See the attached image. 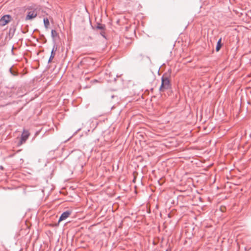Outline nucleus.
I'll return each instance as SVG.
<instances>
[{"label":"nucleus","mask_w":251,"mask_h":251,"mask_svg":"<svg viewBox=\"0 0 251 251\" xmlns=\"http://www.w3.org/2000/svg\"><path fill=\"white\" fill-rule=\"evenodd\" d=\"M90 61H94V59H92V58H84L83 61H82V62H90Z\"/></svg>","instance_id":"nucleus-12"},{"label":"nucleus","mask_w":251,"mask_h":251,"mask_svg":"<svg viewBox=\"0 0 251 251\" xmlns=\"http://www.w3.org/2000/svg\"><path fill=\"white\" fill-rule=\"evenodd\" d=\"M9 71H10V72H11V74H12V69H11V68H10V69Z\"/></svg>","instance_id":"nucleus-15"},{"label":"nucleus","mask_w":251,"mask_h":251,"mask_svg":"<svg viewBox=\"0 0 251 251\" xmlns=\"http://www.w3.org/2000/svg\"><path fill=\"white\" fill-rule=\"evenodd\" d=\"M51 37L53 38H54L55 37H56L57 36V33L56 32V31L55 30H53V29H52L51 30Z\"/></svg>","instance_id":"nucleus-8"},{"label":"nucleus","mask_w":251,"mask_h":251,"mask_svg":"<svg viewBox=\"0 0 251 251\" xmlns=\"http://www.w3.org/2000/svg\"><path fill=\"white\" fill-rule=\"evenodd\" d=\"M111 99H115V98H116L117 99V100H118V96H117L111 95Z\"/></svg>","instance_id":"nucleus-13"},{"label":"nucleus","mask_w":251,"mask_h":251,"mask_svg":"<svg viewBox=\"0 0 251 251\" xmlns=\"http://www.w3.org/2000/svg\"><path fill=\"white\" fill-rule=\"evenodd\" d=\"M37 15V11L34 9L33 10L29 11L27 12V15L25 17V20H32L35 18Z\"/></svg>","instance_id":"nucleus-4"},{"label":"nucleus","mask_w":251,"mask_h":251,"mask_svg":"<svg viewBox=\"0 0 251 251\" xmlns=\"http://www.w3.org/2000/svg\"><path fill=\"white\" fill-rule=\"evenodd\" d=\"M104 34H105V32H103V31H101L100 32V34L104 37V38H105V35H104Z\"/></svg>","instance_id":"nucleus-14"},{"label":"nucleus","mask_w":251,"mask_h":251,"mask_svg":"<svg viewBox=\"0 0 251 251\" xmlns=\"http://www.w3.org/2000/svg\"><path fill=\"white\" fill-rule=\"evenodd\" d=\"M55 53H53L52 52H51L50 56V58L49 59L48 62L50 63L52 59L54 58L55 56Z\"/></svg>","instance_id":"nucleus-10"},{"label":"nucleus","mask_w":251,"mask_h":251,"mask_svg":"<svg viewBox=\"0 0 251 251\" xmlns=\"http://www.w3.org/2000/svg\"><path fill=\"white\" fill-rule=\"evenodd\" d=\"M171 88V84L168 75L164 74L161 77V85L159 87L160 92H164L166 90Z\"/></svg>","instance_id":"nucleus-1"},{"label":"nucleus","mask_w":251,"mask_h":251,"mask_svg":"<svg viewBox=\"0 0 251 251\" xmlns=\"http://www.w3.org/2000/svg\"><path fill=\"white\" fill-rule=\"evenodd\" d=\"M71 213L72 212L70 210H67L63 212L59 219L58 222H60L67 219L68 217H69Z\"/></svg>","instance_id":"nucleus-5"},{"label":"nucleus","mask_w":251,"mask_h":251,"mask_svg":"<svg viewBox=\"0 0 251 251\" xmlns=\"http://www.w3.org/2000/svg\"><path fill=\"white\" fill-rule=\"evenodd\" d=\"M105 25L102 24H98L96 28L99 29H103L104 28Z\"/></svg>","instance_id":"nucleus-9"},{"label":"nucleus","mask_w":251,"mask_h":251,"mask_svg":"<svg viewBox=\"0 0 251 251\" xmlns=\"http://www.w3.org/2000/svg\"><path fill=\"white\" fill-rule=\"evenodd\" d=\"M11 17L9 15H5L2 16L0 19V25L4 26L10 22Z\"/></svg>","instance_id":"nucleus-3"},{"label":"nucleus","mask_w":251,"mask_h":251,"mask_svg":"<svg viewBox=\"0 0 251 251\" xmlns=\"http://www.w3.org/2000/svg\"><path fill=\"white\" fill-rule=\"evenodd\" d=\"M221 42H222V38H221L219 39V40H218L217 44V46L216 47V51H218L221 48V47L222 46V44Z\"/></svg>","instance_id":"nucleus-6"},{"label":"nucleus","mask_w":251,"mask_h":251,"mask_svg":"<svg viewBox=\"0 0 251 251\" xmlns=\"http://www.w3.org/2000/svg\"><path fill=\"white\" fill-rule=\"evenodd\" d=\"M29 136V132L27 130H24L23 132L21 135V140L20 143H19V145H21L24 143H25L28 139Z\"/></svg>","instance_id":"nucleus-2"},{"label":"nucleus","mask_w":251,"mask_h":251,"mask_svg":"<svg viewBox=\"0 0 251 251\" xmlns=\"http://www.w3.org/2000/svg\"><path fill=\"white\" fill-rule=\"evenodd\" d=\"M57 47L55 44H54L51 52H52L53 53H55V51L57 50Z\"/></svg>","instance_id":"nucleus-11"},{"label":"nucleus","mask_w":251,"mask_h":251,"mask_svg":"<svg viewBox=\"0 0 251 251\" xmlns=\"http://www.w3.org/2000/svg\"><path fill=\"white\" fill-rule=\"evenodd\" d=\"M44 24L45 27L46 28H48V26L50 25V22L48 18H44Z\"/></svg>","instance_id":"nucleus-7"}]
</instances>
